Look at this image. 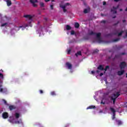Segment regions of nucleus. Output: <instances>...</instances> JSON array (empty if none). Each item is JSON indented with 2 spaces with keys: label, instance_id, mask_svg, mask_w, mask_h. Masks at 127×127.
<instances>
[{
  "label": "nucleus",
  "instance_id": "nucleus-1",
  "mask_svg": "<svg viewBox=\"0 0 127 127\" xmlns=\"http://www.w3.org/2000/svg\"><path fill=\"white\" fill-rule=\"evenodd\" d=\"M120 95L121 94H120V92H117L116 94H114L115 98H114L113 97H111V100H112V101H113V105H115V104H116V100H117V98H118Z\"/></svg>",
  "mask_w": 127,
  "mask_h": 127
},
{
  "label": "nucleus",
  "instance_id": "nucleus-2",
  "mask_svg": "<svg viewBox=\"0 0 127 127\" xmlns=\"http://www.w3.org/2000/svg\"><path fill=\"white\" fill-rule=\"evenodd\" d=\"M89 35L96 36L97 38H101V33H96L92 31L88 33Z\"/></svg>",
  "mask_w": 127,
  "mask_h": 127
},
{
  "label": "nucleus",
  "instance_id": "nucleus-3",
  "mask_svg": "<svg viewBox=\"0 0 127 127\" xmlns=\"http://www.w3.org/2000/svg\"><path fill=\"white\" fill-rule=\"evenodd\" d=\"M110 111L113 113V115L112 117V120L116 119V110L113 108H110Z\"/></svg>",
  "mask_w": 127,
  "mask_h": 127
},
{
  "label": "nucleus",
  "instance_id": "nucleus-4",
  "mask_svg": "<svg viewBox=\"0 0 127 127\" xmlns=\"http://www.w3.org/2000/svg\"><path fill=\"white\" fill-rule=\"evenodd\" d=\"M30 2L31 3H32L33 6H34V7H36L37 6V4L35 3V2H38L37 0H30Z\"/></svg>",
  "mask_w": 127,
  "mask_h": 127
},
{
  "label": "nucleus",
  "instance_id": "nucleus-5",
  "mask_svg": "<svg viewBox=\"0 0 127 127\" xmlns=\"http://www.w3.org/2000/svg\"><path fill=\"white\" fill-rule=\"evenodd\" d=\"M126 66L127 63H126V62H122L120 64V67L121 69H124Z\"/></svg>",
  "mask_w": 127,
  "mask_h": 127
},
{
  "label": "nucleus",
  "instance_id": "nucleus-6",
  "mask_svg": "<svg viewBox=\"0 0 127 127\" xmlns=\"http://www.w3.org/2000/svg\"><path fill=\"white\" fill-rule=\"evenodd\" d=\"M113 9H111V12H113L114 14H116L117 12L116 9H118V8H119V5L117 7L113 6Z\"/></svg>",
  "mask_w": 127,
  "mask_h": 127
},
{
  "label": "nucleus",
  "instance_id": "nucleus-7",
  "mask_svg": "<svg viewBox=\"0 0 127 127\" xmlns=\"http://www.w3.org/2000/svg\"><path fill=\"white\" fill-rule=\"evenodd\" d=\"M2 118L3 119H7V118H8V113L6 112H4L2 114Z\"/></svg>",
  "mask_w": 127,
  "mask_h": 127
},
{
  "label": "nucleus",
  "instance_id": "nucleus-8",
  "mask_svg": "<svg viewBox=\"0 0 127 127\" xmlns=\"http://www.w3.org/2000/svg\"><path fill=\"white\" fill-rule=\"evenodd\" d=\"M66 66L67 67L68 69H72V65L68 62L66 63Z\"/></svg>",
  "mask_w": 127,
  "mask_h": 127
},
{
  "label": "nucleus",
  "instance_id": "nucleus-9",
  "mask_svg": "<svg viewBox=\"0 0 127 127\" xmlns=\"http://www.w3.org/2000/svg\"><path fill=\"white\" fill-rule=\"evenodd\" d=\"M9 109L10 111H12L13 110H15V109H16V107L14 105H10L9 106Z\"/></svg>",
  "mask_w": 127,
  "mask_h": 127
},
{
  "label": "nucleus",
  "instance_id": "nucleus-10",
  "mask_svg": "<svg viewBox=\"0 0 127 127\" xmlns=\"http://www.w3.org/2000/svg\"><path fill=\"white\" fill-rule=\"evenodd\" d=\"M24 17H25L26 18H28L30 20H31L32 19V16H31V15H24Z\"/></svg>",
  "mask_w": 127,
  "mask_h": 127
},
{
  "label": "nucleus",
  "instance_id": "nucleus-11",
  "mask_svg": "<svg viewBox=\"0 0 127 127\" xmlns=\"http://www.w3.org/2000/svg\"><path fill=\"white\" fill-rule=\"evenodd\" d=\"M60 7L63 9L64 12H66V11H67V9H66V7H65V6H63V5L60 4Z\"/></svg>",
  "mask_w": 127,
  "mask_h": 127
},
{
  "label": "nucleus",
  "instance_id": "nucleus-12",
  "mask_svg": "<svg viewBox=\"0 0 127 127\" xmlns=\"http://www.w3.org/2000/svg\"><path fill=\"white\" fill-rule=\"evenodd\" d=\"M98 70H100L101 71H103L104 70V66L102 65H99L97 67Z\"/></svg>",
  "mask_w": 127,
  "mask_h": 127
},
{
  "label": "nucleus",
  "instance_id": "nucleus-13",
  "mask_svg": "<svg viewBox=\"0 0 127 127\" xmlns=\"http://www.w3.org/2000/svg\"><path fill=\"white\" fill-rule=\"evenodd\" d=\"M124 73L125 70L119 71L118 72V75H119V76H122V75H123Z\"/></svg>",
  "mask_w": 127,
  "mask_h": 127
},
{
  "label": "nucleus",
  "instance_id": "nucleus-14",
  "mask_svg": "<svg viewBox=\"0 0 127 127\" xmlns=\"http://www.w3.org/2000/svg\"><path fill=\"white\" fill-rule=\"evenodd\" d=\"M116 123H117V124L118 125V126H121V125H123V122H122V121L121 120H116Z\"/></svg>",
  "mask_w": 127,
  "mask_h": 127
},
{
  "label": "nucleus",
  "instance_id": "nucleus-15",
  "mask_svg": "<svg viewBox=\"0 0 127 127\" xmlns=\"http://www.w3.org/2000/svg\"><path fill=\"white\" fill-rule=\"evenodd\" d=\"M74 27L75 28H79V27H80V24H79V23L78 22H75L74 23Z\"/></svg>",
  "mask_w": 127,
  "mask_h": 127
},
{
  "label": "nucleus",
  "instance_id": "nucleus-16",
  "mask_svg": "<svg viewBox=\"0 0 127 127\" xmlns=\"http://www.w3.org/2000/svg\"><path fill=\"white\" fill-rule=\"evenodd\" d=\"M6 1L7 3V5H8V6L11 5V1H10V0H6Z\"/></svg>",
  "mask_w": 127,
  "mask_h": 127
},
{
  "label": "nucleus",
  "instance_id": "nucleus-17",
  "mask_svg": "<svg viewBox=\"0 0 127 127\" xmlns=\"http://www.w3.org/2000/svg\"><path fill=\"white\" fill-rule=\"evenodd\" d=\"M91 109H96V106L94 105H92L90 106H89L87 108V110Z\"/></svg>",
  "mask_w": 127,
  "mask_h": 127
},
{
  "label": "nucleus",
  "instance_id": "nucleus-18",
  "mask_svg": "<svg viewBox=\"0 0 127 127\" xmlns=\"http://www.w3.org/2000/svg\"><path fill=\"white\" fill-rule=\"evenodd\" d=\"M120 57H121L120 55H116L115 57L113 59V60H115V59H119V58H120Z\"/></svg>",
  "mask_w": 127,
  "mask_h": 127
},
{
  "label": "nucleus",
  "instance_id": "nucleus-19",
  "mask_svg": "<svg viewBox=\"0 0 127 127\" xmlns=\"http://www.w3.org/2000/svg\"><path fill=\"white\" fill-rule=\"evenodd\" d=\"M15 117L16 119H18V118H19V117H20V114H19L18 113H16L15 114Z\"/></svg>",
  "mask_w": 127,
  "mask_h": 127
},
{
  "label": "nucleus",
  "instance_id": "nucleus-20",
  "mask_svg": "<svg viewBox=\"0 0 127 127\" xmlns=\"http://www.w3.org/2000/svg\"><path fill=\"white\" fill-rule=\"evenodd\" d=\"M15 124H22V121L21 120V119H20L19 121H15Z\"/></svg>",
  "mask_w": 127,
  "mask_h": 127
},
{
  "label": "nucleus",
  "instance_id": "nucleus-21",
  "mask_svg": "<svg viewBox=\"0 0 127 127\" xmlns=\"http://www.w3.org/2000/svg\"><path fill=\"white\" fill-rule=\"evenodd\" d=\"M78 55H82L81 51L77 52V53L75 54V56H76V57H78Z\"/></svg>",
  "mask_w": 127,
  "mask_h": 127
},
{
  "label": "nucleus",
  "instance_id": "nucleus-22",
  "mask_svg": "<svg viewBox=\"0 0 127 127\" xmlns=\"http://www.w3.org/2000/svg\"><path fill=\"white\" fill-rule=\"evenodd\" d=\"M66 30H70L71 29V26H70L69 25H67L66 26Z\"/></svg>",
  "mask_w": 127,
  "mask_h": 127
},
{
  "label": "nucleus",
  "instance_id": "nucleus-23",
  "mask_svg": "<svg viewBox=\"0 0 127 127\" xmlns=\"http://www.w3.org/2000/svg\"><path fill=\"white\" fill-rule=\"evenodd\" d=\"M97 40L99 43H101V42H103V41L102 40V38H97Z\"/></svg>",
  "mask_w": 127,
  "mask_h": 127
},
{
  "label": "nucleus",
  "instance_id": "nucleus-24",
  "mask_svg": "<svg viewBox=\"0 0 127 127\" xmlns=\"http://www.w3.org/2000/svg\"><path fill=\"white\" fill-rule=\"evenodd\" d=\"M124 33V31H121L120 33H118V36H122Z\"/></svg>",
  "mask_w": 127,
  "mask_h": 127
},
{
  "label": "nucleus",
  "instance_id": "nucleus-25",
  "mask_svg": "<svg viewBox=\"0 0 127 127\" xmlns=\"http://www.w3.org/2000/svg\"><path fill=\"white\" fill-rule=\"evenodd\" d=\"M51 95L52 96H56V93H55V91H52L51 92Z\"/></svg>",
  "mask_w": 127,
  "mask_h": 127
},
{
  "label": "nucleus",
  "instance_id": "nucleus-26",
  "mask_svg": "<svg viewBox=\"0 0 127 127\" xmlns=\"http://www.w3.org/2000/svg\"><path fill=\"white\" fill-rule=\"evenodd\" d=\"M40 5L41 7H44V3H43V2H40Z\"/></svg>",
  "mask_w": 127,
  "mask_h": 127
},
{
  "label": "nucleus",
  "instance_id": "nucleus-27",
  "mask_svg": "<svg viewBox=\"0 0 127 127\" xmlns=\"http://www.w3.org/2000/svg\"><path fill=\"white\" fill-rule=\"evenodd\" d=\"M108 69H110V66H109V65H107L104 70V71H106L108 70Z\"/></svg>",
  "mask_w": 127,
  "mask_h": 127
},
{
  "label": "nucleus",
  "instance_id": "nucleus-28",
  "mask_svg": "<svg viewBox=\"0 0 127 127\" xmlns=\"http://www.w3.org/2000/svg\"><path fill=\"white\" fill-rule=\"evenodd\" d=\"M67 5H70V3L69 2L65 3L64 5H63V6H65V7H66V6H67Z\"/></svg>",
  "mask_w": 127,
  "mask_h": 127
},
{
  "label": "nucleus",
  "instance_id": "nucleus-29",
  "mask_svg": "<svg viewBox=\"0 0 127 127\" xmlns=\"http://www.w3.org/2000/svg\"><path fill=\"white\" fill-rule=\"evenodd\" d=\"M120 39V38H116L113 40V41L114 42H117V41H119Z\"/></svg>",
  "mask_w": 127,
  "mask_h": 127
},
{
  "label": "nucleus",
  "instance_id": "nucleus-30",
  "mask_svg": "<svg viewBox=\"0 0 127 127\" xmlns=\"http://www.w3.org/2000/svg\"><path fill=\"white\" fill-rule=\"evenodd\" d=\"M2 86L0 85V92H1V93H2L3 92V89L2 88H1Z\"/></svg>",
  "mask_w": 127,
  "mask_h": 127
},
{
  "label": "nucleus",
  "instance_id": "nucleus-31",
  "mask_svg": "<svg viewBox=\"0 0 127 127\" xmlns=\"http://www.w3.org/2000/svg\"><path fill=\"white\" fill-rule=\"evenodd\" d=\"M23 27V26H19V27H16V28H17V29H16V30H17V31H18V30H20V28H22Z\"/></svg>",
  "mask_w": 127,
  "mask_h": 127
},
{
  "label": "nucleus",
  "instance_id": "nucleus-32",
  "mask_svg": "<svg viewBox=\"0 0 127 127\" xmlns=\"http://www.w3.org/2000/svg\"><path fill=\"white\" fill-rule=\"evenodd\" d=\"M2 102H3L4 105H7V102L4 99L2 100Z\"/></svg>",
  "mask_w": 127,
  "mask_h": 127
},
{
  "label": "nucleus",
  "instance_id": "nucleus-33",
  "mask_svg": "<svg viewBox=\"0 0 127 127\" xmlns=\"http://www.w3.org/2000/svg\"><path fill=\"white\" fill-rule=\"evenodd\" d=\"M119 23H120V22L118 21H117V23H114L113 25V26H116L118 25V24Z\"/></svg>",
  "mask_w": 127,
  "mask_h": 127
},
{
  "label": "nucleus",
  "instance_id": "nucleus-34",
  "mask_svg": "<svg viewBox=\"0 0 127 127\" xmlns=\"http://www.w3.org/2000/svg\"><path fill=\"white\" fill-rule=\"evenodd\" d=\"M70 34L71 35H74V34H75V31L74 30H72L70 32Z\"/></svg>",
  "mask_w": 127,
  "mask_h": 127
},
{
  "label": "nucleus",
  "instance_id": "nucleus-35",
  "mask_svg": "<svg viewBox=\"0 0 127 127\" xmlns=\"http://www.w3.org/2000/svg\"><path fill=\"white\" fill-rule=\"evenodd\" d=\"M83 12L84 13H88V9H84Z\"/></svg>",
  "mask_w": 127,
  "mask_h": 127
},
{
  "label": "nucleus",
  "instance_id": "nucleus-36",
  "mask_svg": "<svg viewBox=\"0 0 127 127\" xmlns=\"http://www.w3.org/2000/svg\"><path fill=\"white\" fill-rule=\"evenodd\" d=\"M99 52V50L98 49H96L93 51V53H98Z\"/></svg>",
  "mask_w": 127,
  "mask_h": 127
},
{
  "label": "nucleus",
  "instance_id": "nucleus-37",
  "mask_svg": "<svg viewBox=\"0 0 127 127\" xmlns=\"http://www.w3.org/2000/svg\"><path fill=\"white\" fill-rule=\"evenodd\" d=\"M106 22H107V21H106V20H102V21H101V23H104V24H105V23H106Z\"/></svg>",
  "mask_w": 127,
  "mask_h": 127
},
{
  "label": "nucleus",
  "instance_id": "nucleus-38",
  "mask_svg": "<svg viewBox=\"0 0 127 127\" xmlns=\"http://www.w3.org/2000/svg\"><path fill=\"white\" fill-rule=\"evenodd\" d=\"M7 23H5L1 24V26H2V27L5 26V25H7Z\"/></svg>",
  "mask_w": 127,
  "mask_h": 127
},
{
  "label": "nucleus",
  "instance_id": "nucleus-39",
  "mask_svg": "<svg viewBox=\"0 0 127 127\" xmlns=\"http://www.w3.org/2000/svg\"><path fill=\"white\" fill-rule=\"evenodd\" d=\"M123 38H124V39H126V38H127V31L126 32L125 36L123 37Z\"/></svg>",
  "mask_w": 127,
  "mask_h": 127
},
{
  "label": "nucleus",
  "instance_id": "nucleus-40",
  "mask_svg": "<svg viewBox=\"0 0 127 127\" xmlns=\"http://www.w3.org/2000/svg\"><path fill=\"white\" fill-rule=\"evenodd\" d=\"M123 47H124V46L121 45V46H120L119 47H118V49H122V48H123Z\"/></svg>",
  "mask_w": 127,
  "mask_h": 127
},
{
  "label": "nucleus",
  "instance_id": "nucleus-41",
  "mask_svg": "<svg viewBox=\"0 0 127 127\" xmlns=\"http://www.w3.org/2000/svg\"><path fill=\"white\" fill-rule=\"evenodd\" d=\"M50 8H51V9L53 10L54 9L53 5H50Z\"/></svg>",
  "mask_w": 127,
  "mask_h": 127
},
{
  "label": "nucleus",
  "instance_id": "nucleus-42",
  "mask_svg": "<svg viewBox=\"0 0 127 127\" xmlns=\"http://www.w3.org/2000/svg\"><path fill=\"white\" fill-rule=\"evenodd\" d=\"M69 126H70V124H67L65 125L64 127H68Z\"/></svg>",
  "mask_w": 127,
  "mask_h": 127
},
{
  "label": "nucleus",
  "instance_id": "nucleus-43",
  "mask_svg": "<svg viewBox=\"0 0 127 127\" xmlns=\"http://www.w3.org/2000/svg\"><path fill=\"white\" fill-rule=\"evenodd\" d=\"M67 53L68 54H70V53H71V50L70 49L68 50Z\"/></svg>",
  "mask_w": 127,
  "mask_h": 127
},
{
  "label": "nucleus",
  "instance_id": "nucleus-44",
  "mask_svg": "<svg viewBox=\"0 0 127 127\" xmlns=\"http://www.w3.org/2000/svg\"><path fill=\"white\" fill-rule=\"evenodd\" d=\"M40 94H43V90H40Z\"/></svg>",
  "mask_w": 127,
  "mask_h": 127
},
{
  "label": "nucleus",
  "instance_id": "nucleus-45",
  "mask_svg": "<svg viewBox=\"0 0 127 127\" xmlns=\"http://www.w3.org/2000/svg\"><path fill=\"white\" fill-rule=\"evenodd\" d=\"M107 4V2L106 1H103V5H106Z\"/></svg>",
  "mask_w": 127,
  "mask_h": 127
},
{
  "label": "nucleus",
  "instance_id": "nucleus-46",
  "mask_svg": "<svg viewBox=\"0 0 127 127\" xmlns=\"http://www.w3.org/2000/svg\"><path fill=\"white\" fill-rule=\"evenodd\" d=\"M114 35H117V34H118V32H114L113 33Z\"/></svg>",
  "mask_w": 127,
  "mask_h": 127
},
{
  "label": "nucleus",
  "instance_id": "nucleus-47",
  "mask_svg": "<svg viewBox=\"0 0 127 127\" xmlns=\"http://www.w3.org/2000/svg\"><path fill=\"white\" fill-rule=\"evenodd\" d=\"M101 104H103V105H105V104H106V103L103 102V100L101 101Z\"/></svg>",
  "mask_w": 127,
  "mask_h": 127
},
{
  "label": "nucleus",
  "instance_id": "nucleus-48",
  "mask_svg": "<svg viewBox=\"0 0 127 127\" xmlns=\"http://www.w3.org/2000/svg\"><path fill=\"white\" fill-rule=\"evenodd\" d=\"M121 55H126V53H122L121 54Z\"/></svg>",
  "mask_w": 127,
  "mask_h": 127
},
{
  "label": "nucleus",
  "instance_id": "nucleus-49",
  "mask_svg": "<svg viewBox=\"0 0 127 127\" xmlns=\"http://www.w3.org/2000/svg\"><path fill=\"white\" fill-rule=\"evenodd\" d=\"M103 75H104V73H101L100 74V77H102V76H103Z\"/></svg>",
  "mask_w": 127,
  "mask_h": 127
},
{
  "label": "nucleus",
  "instance_id": "nucleus-50",
  "mask_svg": "<svg viewBox=\"0 0 127 127\" xmlns=\"http://www.w3.org/2000/svg\"><path fill=\"white\" fill-rule=\"evenodd\" d=\"M50 0H45V2H48V1H50Z\"/></svg>",
  "mask_w": 127,
  "mask_h": 127
},
{
  "label": "nucleus",
  "instance_id": "nucleus-51",
  "mask_svg": "<svg viewBox=\"0 0 127 127\" xmlns=\"http://www.w3.org/2000/svg\"><path fill=\"white\" fill-rule=\"evenodd\" d=\"M126 21H127V20H126L125 19L123 20V22L124 23H125V22H126Z\"/></svg>",
  "mask_w": 127,
  "mask_h": 127
},
{
  "label": "nucleus",
  "instance_id": "nucleus-52",
  "mask_svg": "<svg viewBox=\"0 0 127 127\" xmlns=\"http://www.w3.org/2000/svg\"><path fill=\"white\" fill-rule=\"evenodd\" d=\"M91 74H95L94 71H91Z\"/></svg>",
  "mask_w": 127,
  "mask_h": 127
},
{
  "label": "nucleus",
  "instance_id": "nucleus-53",
  "mask_svg": "<svg viewBox=\"0 0 127 127\" xmlns=\"http://www.w3.org/2000/svg\"><path fill=\"white\" fill-rule=\"evenodd\" d=\"M44 19H45V20L46 21H47V18L45 17V18H44Z\"/></svg>",
  "mask_w": 127,
  "mask_h": 127
},
{
  "label": "nucleus",
  "instance_id": "nucleus-54",
  "mask_svg": "<svg viewBox=\"0 0 127 127\" xmlns=\"http://www.w3.org/2000/svg\"><path fill=\"white\" fill-rule=\"evenodd\" d=\"M116 17H117V16H114L112 17V18H116Z\"/></svg>",
  "mask_w": 127,
  "mask_h": 127
},
{
  "label": "nucleus",
  "instance_id": "nucleus-55",
  "mask_svg": "<svg viewBox=\"0 0 127 127\" xmlns=\"http://www.w3.org/2000/svg\"><path fill=\"white\" fill-rule=\"evenodd\" d=\"M55 1V0H52V2Z\"/></svg>",
  "mask_w": 127,
  "mask_h": 127
},
{
  "label": "nucleus",
  "instance_id": "nucleus-56",
  "mask_svg": "<svg viewBox=\"0 0 127 127\" xmlns=\"http://www.w3.org/2000/svg\"><path fill=\"white\" fill-rule=\"evenodd\" d=\"M120 11H123V9H120Z\"/></svg>",
  "mask_w": 127,
  "mask_h": 127
},
{
  "label": "nucleus",
  "instance_id": "nucleus-57",
  "mask_svg": "<svg viewBox=\"0 0 127 127\" xmlns=\"http://www.w3.org/2000/svg\"><path fill=\"white\" fill-rule=\"evenodd\" d=\"M99 72H100V71H99V70H96V72H97V73H99Z\"/></svg>",
  "mask_w": 127,
  "mask_h": 127
},
{
  "label": "nucleus",
  "instance_id": "nucleus-58",
  "mask_svg": "<svg viewBox=\"0 0 127 127\" xmlns=\"http://www.w3.org/2000/svg\"><path fill=\"white\" fill-rule=\"evenodd\" d=\"M125 11H127V7L126 8Z\"/></svg>",
  "mask_w": 127,
  "mask_h": 127
},
{
  "label": "nucleus",
  "instance_id": "nucleus-59",
  "mask_svg": "<svg viewBox=\"0 0 127 127\" xmlns=\"http://www.w3.org/2000/svg\"><path fill=\"white\" fill-rule=\"evenodd\" d=\"M85 39H88V37L85 38Z\"/></svg>",
  "mask_w": 127,
  "mask_h": 127
},
{
  "label": "nucleus",
  "instance_id": "nucleus-60",
  "mask_svg": "<svg viewBox=\"0 0 127 127\" xmlns=\"http://www.w3.org/2000/svg\"><path fill=\"white\" fill-rule=\"evenodd\" d=\"M27 26H28V25H26L25 27H27Z\"/></svg>",
  "mask_w": 127,
  "mask_h": 127
},
{
  "label": "nucleus",
  "instance_id": "nucleus-61",
  "mask_svg": "<svg viewBox=\"0 0 127 127\" xmlns=\"http://www.w3.org/2000/svg\"><path fill=\"white\" fill-rule=\"evenodd\" d=\"M43 9H45V8H43Z\"/></svg>",
  "mask_w": 127,
  "mask_h": 127
},
{
  "label": "nucleus",
  "instance_id": "nucleus-62",
  "mask_svg": "<svg viewBox=\"0 0 127 127\" xmlns=\"http://www.w3.org/2000/svg\"><path fill=\"white\" fill-rule=\"evenodd\" d=\"M1 112H0V114L1 113Z\"/></svg>",
  "mask_w": 127,
  "mask_h": 127
}]
</instances>
